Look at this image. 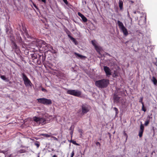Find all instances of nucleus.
I'll use <instances>...</instances> for the list:
<instances>
[{
    "label": "nucleus",
    "instance_id": "nucleus-1",
    "mask_svg": "<svg viewBox=\"0 0 157 157\" xmlns=\"http://www.w3.org/2000/svg\"><path fill=\"white\" fill-rule=\"evenodd\" d=\"M30 46L35 51H44L47 50L48 48L51 47V45L42 40L36 39L30 44Z\"/></svg>",
    "mask_w": 157,
    "mask_h": 157
},
{
    "label": "nucleus",
    "instance_id": "nucleus-2",
    "mask_svg": "<svg viewBox=\"0 0 157 157\" xmlns=\"http://www.w3.org/2000/svg\"><path fill=\"white\" fill-rule=\"evenodd\" d=\"M31 56L33 62L35 63L40 65L42 63L45 68H47L48 66L44 62L46 58L45 53L37 54L34 52L31 54Z\"/></svg>",
    "mask_w": 157,
    "mask_h": 157
},
{
    "label": "nucleus",
    "instance_id": "nucleus-3",
    "mask_svg": "<svg viewBox=\"0 0 157 157\" xmlns=\"http://www.w3.org/2000/svg\"><path fill=\"white\" fill-rule=\"evenodd\" d=\"M109 84V81L107 79L103 78L96 81L95 85L98 88H106Z\"/></svg>",
    "mask_w": 157,
    "mask_h": 157
},
{
    "label": "nucleus",
    "instance_id": "nucleus-4",
    "mask_svg": "<svg viewBox=\"0 0 157 157\" xmlns=\"http://www.w3.org/2000/svg\"><path fill=\"white\" fill-rule=\"evenodd\" d=\"M21 75L25 85L26 86H31L33 84L25 74L22 73H21Z\"/></svg>",
    "mask_w": 157,
    "mask_h": 157
},
{
    "label": "nucleus",
    "instance_id": "nucleus-5",
    "mask_svg": "<svg viewBox=\"0 0 157 157\" xmlns=\"http://www.w3.org/2000/svg\"><path fill=\"white\" fill-rule=\"evenodd\" d=\"M117 23L120 29L122 31L125 36H127L128 33L127 29L124 26L123 23L119 21H118Z\"/></svg>",
    "mask_w": 157,
    "mask_h": 157
},
{
    "label": "nucleus",
    "instance_id": "nucleus-6",
    "mask_svg": "<svg viewBox=\"0 0 157 157\" xmlns=\"http://www.w3.org/2000/svg\"><path fill=\"white\" fill-rule=\"evenodd\" d=\"M33 119L35 122L39 124L43 125L46 123V120L44 117L35 116L33 117Z\"/></svg>",
    "mask_w": 157,
    "mask_h": 157
},
{
    "label": "nucleus",
    "instance_id": "nucleus-7",
    "mask_svg": "<svg viewBox=\"0 0 157 157\" xmlns=\"http://www.w3.org/2000/svg\"><path fill=\"white\" fill-rule=\"evenodd\" d=\"M81 115H84L88 113L90 109V107L86 104H83L81 106Z\"/></svg>",
    "mask_w": 157,
    "mask_h": 157
},
{
    "label": "nucleus",
    "instance_id": "nucleus-8",
    "mask_svg": "<svg viewBox=\"0 0 157 157\" xmlns=\"http://www.w3.org/2000/svg\"><path fill=\"white\" fill-rule=\"evenodd\" d=\"M67 93L78 97H80L81 94V92L78 90H67Z\"/></svg>",
    "mask_w": 157,
    "mask_h": 157
},
{
    "label": "nucleus",
    "instance_id": "nucleus-9",
    "mask_svg": "<svg viewBox=\"0 0 157 157\" xmlns=\"http://www.w3.org/2000/svg\"><path fill=\"white\" fill-rule=\"evenodd\" d=\"M39 102L45 105L51 104L52 102L50 99H47L44 98H41L37 99Z\"/></svg>",
    "mask_w": 157,
    "mask_h": 157
},
{
    "label": "nucleus",
    "instance_id": "nucleus-10",
    "mask_svg": "<svg viewBox=\"0 0 157 157\" xmlns=\"http://www.w3.org/2000/svg\"><path fill=\"white\" fill-rule=\"evenodd\" d=\"M104 70L107 76L111 75V71L110 68L108 67L105 66H104Z\"/></svg>",
    "mask_w": 157,
    "mask_h": 157
},
{
    "label": "nucleus",
    "instance_id": "nucleus-11",
    "mask_svg": "<svg viewBox=\"0 0 157 157\" xmlns=\"http://www.w3.org/2000/svg\"><path fill=\"white\" fill-rule=\"evenodd\" d=\"M116 94H114L113 96V100L114 101V103H118L119 102L120 99V97H119Z\"/></svg>",
    "mask_w": 157,
    "mask_h": 157
},
{
    "label": "nucleus",
    "instance_id": "nucleus-12",
    "mask_svg": "<svg viewBox=\"0 0 157 157\" xmlns=\"http://www.w3.org/2000/svg\"><path fill=\"white\" fill-rule=\"evenodd\" d=\"M78 14L79 17H80L82 18L83 21L84 22H86L87 21V19L81 13L79 12H78Z\"/></svg>",
    "mask_w": 157,
    "mask_h": 157
},
{
    "label": "nucleus",
    "instance_id": "nucleus-13",
    "mask_svg": "<svg viewBox=\"0 0 157 157\" xmlns=\"http://www.w3.org/2000/svg\"><path fill=\"white\" fill-rule=\"evenodd\" d=\"M48 49H47V52H50L52 53H56V50L53 49V47L51 45V47L50 48H48Z\"/></svg>",
    "mask_w": 157,
    "mask_h": 157
},
{
    "label": "nucleus",
    "instance_id": "nucleus-14",
    "mask_svg": "<svg viewBox=\"0 0 157 157\" xmlns=\"http://www.w3.org/2000/svg\"><path fill=\"white\" fill-rule=\"evenodd\" d=\"M13 48L16 49H18V47L15 43L13 40L11 41Z\"/></svg>",
    "mask_w": 157,
    "mask_h": 157
},
{
    "label": "nucleus",
    "instance_id": "nucleus-15",
    "mask_svg": "<svg viewBox=\"0 0 157 157\" xmlns=\"http://www.w3.org/2000/svg\"><path fill=\"white\" fill-rule=\"evenodd\" d=\"M119 7L120 10H122L123 9V2L121 0L119 1Z\"/></svg>",
    "mask_w": 157,
    "mask_h": 157
},
{
    "label": "nucleus",
    "instance_id": "nucleus-16",
    "mask_svg": "<svg viewBox=\"0 0 157 157\" xmlns=\"http://www.w3.org/2000/svg\"><path fill=\"white\" fill-rule=\"evenodd\" d=\"M51 133H50L49 134L42 133V134H40V135L42 136H44L46 137H51Z\"/></svg>",
    "mask_w": 157,
    "mask_h": 157
},
{
    "label": "nucleus",
    "instance_id": "nucleus-17",
    "mask_svg": "<svg viewBox=\"0 0 157 157\" xmlns=\"http://www.w3.org/2000/svg\"><path fill=\"white\" fill-rule=\"evenodd\" d=\"M94 48L97 52L99 53L101 50V48L97 45L95 46Z\"/></svg>",
    "mask_w": 157,
    "mask_h": 157
},
{
    "label": "nucleus",
    "instance_id": "nucleus-18",
    "mask_svg": "<svg viewBox=\"0 0 157 157\" xmlns=\"http://www.w3.org/2000/svg\"><path fill=\"white\" fill-rule=\"evenodd\" d=\"M152 81L155 85H156L157 84V80L156 79L155 77L154 76L152 78Z\"/></svg>",
    "mask_w": 157,
    "mask_h": 157
},
{
    "label": "nucleus",
    "instance_id": "nucleus-19",
    "mask_svg": "<svg viewBox=\"0 0 157 157\" xmlns=\"http://www.w3.org/2000/svg\"><path fill=\"white\" fill-rule=\"evenodd\" d=\"M65 31L69 38H71L72 37V36H71L70 35L71 34V33L68 30L66 29V30H65Z\"/></svg>",
    "mask_w": 157,
    "mask_h": 157
},
{
    "label": "nucleus",
    "instance_id": "nucleus-20",
    "mask_svg": "<svg viewBox=\"0 0 157 157\" xmlns=\"http://www.w3.org/2000/svg\"><path fill=\"white\" fill-rule=\"evenodd\" d=\"M144 132V131L140 129L139 133V136L140 137H141L142 136Z\"/></svg>",
    "mask_w": 157,
    "mask_h": 157
},
{
    "label": "nucleus",
    "instance_id": "nucleus-21",
    "mask_svg": "<svg viewBox=\"0 0 157 157\" xmlns=\"http://www.w3.org/2000/svg\"><path fill=\"white\" fill-rule=\"evenodd\" d=\"M70 39L73 41V42L75 44V45H77V41L75 40V39L74 38L72 37Z\"/></svg>",
    "mask_w": 157,
    "mask_h": 157
},
{
    "label": "nucleus",
    "instance_id": "nucleus-22",
    "mask_svg": "<svg viewBox=\"0 0 157 157\" xmlns=\"http://www.w3.org/2000/svg\"><path fill=\"white\" fill-rule=\"evenodd\" d=\"M150 122V120L149 119H147L145 122L144 125L145 126H147L149 124Z\"/></svg>",
    "mask_w": 157,
    "mask_h": 157
},
{
    "label": "nucleus",
    "instance_id": "nucleus-23",
    "mask_svg": "<svg viewBox=\"0 0 157 157\" xmlns=\"http://www.w3.org/2000/svg\"><path fill=\"white\" fill-rule=\"evenodd\" d=\"M74 54L76 56H77L78 57H79L81 58H82L84 57V56H83L81 55L78 54V53H77L76 52H75Z\"/></svg>",
    "mask_w": 157,
    "mask_h": 157
},
{
    "label": "nucleus",
    "instance_id": "nucleus-24",
    "mask_svg": "<svg viewBox=\"0 0 157 157\" xmlns=\"http://www.w3.org/2000/svg\"><path fill=\"white\" fill-rule=\"evenodd\" d=\"M140 129L143 131L144 130V125L142 124V122L141 123V124L140 126Z\"/></svg>",
    "mask_w": 157,
    "mask_h": 157
},
{
    "label": "nucleus",
    "instance_id": "nucleus-25",
    "mask_svg": "<svg viewBox=\"0 0 157 157\" xmlns=\"http://www.w3.org/2000/svg\"><path fill=\"white\" fill-rule=\"evenodd\" d=\"M113 109L116 111V115H117L119 113L118 109L116 107H114Z\"/></svg>",
    "mask_w": 157,
    "mask_h": 157
},
{
    "label": "nucleus",
    "instance_id": "nucleus-26",
    "mask_svg": "<svg viewBox=\"0 0 157 157\" xmlns=\"http://www.w3.org/2000/svg\"><path fill=\"white\" fill-rule=\"evenodd\" d=\"M142 110L144 111V112H145L146 111V109L145 107L144 106V104L142 105Z\"/></svg>",
    "mask_w": 157,
    "mask_h": 157
},
{
    "label": "nucleus",
    "instance_id": "nucleus-27",
    "mask_svg": "<svg viewBox=\"0 0 157 157\" xmlns=\"http://www.w3.org/2000/svg\"><path fill=\"white\" fill-rule=\"evenodd\" d=\"M25 151H26L24 149H21V150H19V151H18L19 153H21L25 152Z\"/></svg>",
    "mask_w": 157,
    "mask_h": 157
},
{
    "label": "nucleus",
    "instance_id": "nucleus-28",
    "mask_svg": "<svg viewBox=\"0 0 157 157\" xmlns=\"http://www.w3.org/2000/svg\"><path fill=\"white\" fill-rule=\"evenodd\" d=\"M0 78L3 80H6V78L4 75H1L0 76Z\"/></svg>",
    "mask_w": 157,
    "mask_h": 157
},
{
    "label": "nucleus",
    "instance_id": "nucleus-29",
    "mask_svg": "<svg viewBox=\"0 0 157 157\" xmlns=\"http://www.w3.org/2000/svg\"><path fill=\"white\" fill-rule=\"evenodd\" d=\"M143 97H141L140 98V100L139 101V102H140L141 103L142 105L144 104V102H143Z\"/></svg>",
    "mask_w": 157,
    "mask_h": 157
},
{
    "label": "nucleus",
    "instance_id": "nucleus-30",
    "mask_svg": "<svg viewBox=\"0 0 157 157\" xmlns=\"http://www.w3.org/2000/svg\"><path fill=\"white\" fill-rule=\"evenodd\" d=\"M71 142L73 144L77 145H79L78 144L76 143V141L71 140Z\"/></svg>",
    "mask_w": 157,
    "mask_h": 157
},
{
    "label": "nucleus",
    "instance_id": "nucleus-31",
    "mask_svg": "<svg viewBox=\"0 0 157 157\" xmlns=\"http://www.w3.org/2000/svg\"><path fill=\"white\" fill-rule=\"evenodd\" d=\"M91 43H92V44H93V45L94 46V47L97 46V45H96V44L95 42V41L92 40Z\"/></svg>",
    "mask_w": 157,
    "mask_h": 157
},
{
    "label": "nucleus",
    "instance_id": "nucleus-32",
    "mask_svg": "<svg viewBox=\"0 0 157 157\" xmlns=\"http://www.w3.org/2000/svg\"><path fill=\"white\" fill-rule=\"evenodd\" d=\"M74 155H75L74 151V150H73L71 152V157H73Z\"/></svg>",
    "mask_w": 157,
    "mask_h": 157
},
{
    "label": "nucleus",
    "instance_id": "nucleus-33",
    "mask_svg": "<svg viewBox=\"0 0 157 157\" xmlns=\"http://www.w3.org/2000/svg\"><path fill=\"white\" fill-rule=\"evenodd\" d=\"M51 137L53 138L54 139V140H56V141L58 140V139L55 136H51Z\"/></svg>",
    "mask_w": 157,
    "mask_h": 157
},
{
    "label": "nucleus",
    "instance_id": "nucleus-34",
    "mask_svg": "<svg viewBox=\"0 0 157 157\" xmlns=\"http://www.w3.org/2000/svg\"><path fill=\"white\" fill-rule=\"evenodd\" d=\"M96 144L97 145H99V146H100L101 144L100 143L98 142H97L96 143Z\"/></svg>",
    "mask_w": 157,
    "mask_h": 157
},
{
    "label": "nucleus",
    "instance_id": "nucleus-35",
    "mask_svg": "<svg viewBox=\"0 0 157 157\" xmlns=\"http://www.w3.org/2000/svg\"><path fill=\"white\" fill-rule=\"evenodd\" d=\"M64 2L67 5L68 4V2L67 0H63Z\"/></svg>",
    "mask_w": 157,
    "mask_h": 157
},
{
    "label": "nucleus",
    "instance_id": "nucleus-36",
    "mask_svg": "<svg viewBox=\"0 0 157 157\" xmlns=\"http://www.w3.org/2000/svg\"><path fill=\"white\" fill-rule=\"evenodd\" d=\"M41 90L43 91H44V92H47V90L43 88H42V89H41Z\"/></svg>",
    "mask_w": 157,
    "mask_h": 157
},
{
    "label": "nucleus",
    "instance_id": "nucleus-37",
    "mask_svg": "<svg viewBox=\"0 0 157 157\" xmlns=\"http://www.w3.org/2000/svg\"><path fill=\"white\" fill-rule=\"evenodd\" d=\"M129 1V3L130 4H132L133 3H134V2L133 1H131V0H129L128 1Z\"/></svg>",
    "mask_w": 157,
    "mask_h": 157
},
{
    "label": "nucleus",
    "instance_id": "nucleus-38",
    "mask_svg": "<svg viewBox=\"0 0 157 157\" xmlns=\"http://www.w3.org/2000/svg\"><path fill=\"white\" fill-rule=\"evenodd\" d=\"M124 134L126 137V140H127L128 137V135L125 132L124 133Z\"/></svg>",
    "mask_w": 157,
    "mask_h": 157
},
{
    "label": "nucleus",
    "instance_id": "nucleus-39",
    "mask_svg": "<svg viewBox=\"0 0 157 157\" xmlns=\"http://www.w3.org/2000/svg\"><path fill=\"white\" fill-rule=\"evenodd\" d=\"M33 6L35 7V8H36L37 9H38V8H37V6H36V5L35 4H34Z\"/></svg>",
    "mask_w": 157,
    "mask_h": 157
},
{
    "label": "nucleus",
    "instance_id": "nucleus-40",
    "mask_svg": "<svg viewBox=\"0 0 157 157\" xmlns=\"http://www.w3.org/2000/svg\"><path fill=\"white\" fill-rule=\"evenodd\" d=\"M73 132V131H72L71 132H70V134L71 135V136H72V135Z\"/></svg>",
    "mask_w": 157,
    "mask_h": 157
},
{
    "label": "nucleus",
    "instance_id": "nucleus-41",
    "mask_svg": "<svg viewBox=\"0 0 157 157\" xmlns=\"http://www.w3.org/2000/svg\"><path fill=\"white\" fill-rule=\"evenodd\" d=\"M41 1L44 3H46V0H41Z\"/></svg>",
    "mask_w": 157,
    "mask_h": 157
},
{
    "label": "nucleus",
    "instance_id": "nucleus-42",
    "mask_svg": "<svg viewBox=\"0 0 157 157\" xmlns=\"http://www.w3.org/2000/svg\"><path fill=\"white\" fill-rule=\"evenodd\" d=\"M147 118H149V119H150V118H152V117H150V116H148L147 117Z\"/></svg>",
    "mask_w": 157,
    "mask_h": 157
},
{
    "label": "nucleus",
    "instance_id": "nucleus-43",
    "mask_svg": "<svg viewBox=\"0 0 157 157\" xmlns=\"http://www.w3.org/2000/svg\"><path fill=\"white\" fill-rule=\"evenodd\" d=\"M36 145L37 146V147H39V145L38 144H36Z\"/></svg>",
    "mask_w": 157,
    "mask_h": 157
},
{
    "label": "nucleus",
    "instance_id": "nucleus-44",
    "mask_svg": "<svg viewBox=\"0 0 157 157\" xmlns=\"http://www.w3.org/2000/svg\"><path fill=\"white\" fill-rule=\"evenodd\" d=\"M52 157H57V156L56 155H53Z\"/></svg>",
    "mask_w": 157,
    "mask_h": 157
},
{
    "label": "nucleus",
    "instance_id": "nucleus-45",
    "mask_svg": "<svg viewBox=\"0 0 157 157\" xmlns=\"http://www.w3.org/2000/svg\"><path fill=\"white\" fill-rule=\"evenodd\" d=\"M72 126H71L69 130H71L72 129Z\"/></svg>",
    "mask_w": 157,
    "mask_h": 157
},
{
    "label": "nucleus",
    "instance_id": "nucleus-46",
    "mask_svg": "<svg viewBox=\"0 0 157 157\" xmlns=\"http://www.w3.org/2000/svg\"><path fill=\"white\" fill-rule=\"evenodd\" d=\"M133 13H134V14H136V11H134Z\"/></svg>",
    "mask_w": 157,
    "mask_h": 157
},
{
    "label": "nucleus",
    "instance_id": "nucleus-47",
    "mask_svg": "<svg viewBox=\"0 0 157 157\" xmlns=\"http://www.w3.org/2000/svg\"><path fill=\"white\" fill-rule=\"evenodd\" d=\"M153 152H154V153H155V151H153V152H152V153H153Z\"/></svg>",
    "mask_w": 157,
    "mask_h": 157
},
{
    "label": "nucleus",
    "instance_id": "nucleus-48",
    "mask_svg": "<svg viewBox=\"0 0 157 157\" xmlns=\"http://www.w3.org/2000/svg\"><path fill=\"white\" fill-rule=\"evenodd\" d=\"M147 157L146 156V157Z\"/></svg>",
    "mask_w": 157,
    "mask_h": 157
}]
</instances>
